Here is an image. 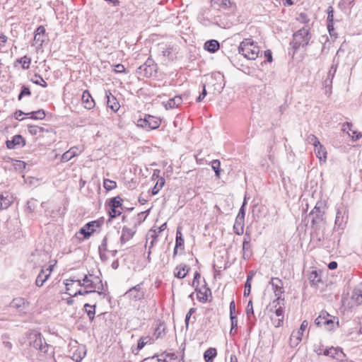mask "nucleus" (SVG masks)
Listing matches in <instances>:
<instances>
[{
    "mask_svg": "<svg viewBox=\"0 0 362 362\" xmlns=\"http://www.w3.org/2000/svg\"><path fill=\"white\" fill-rule=\"evenodd\" d=\"M238 51L244 57L255 60L259 56V48L251 39H245L240 43Z\"/></svg>",
    "mask_w": 362,
    "mask_h": 362,
    "instance_id": "obj_1",
    "label": "nucleus"
},
{
    "mask_svg": "<svg viewBox=\"0 0 362 362\" xmlns=\"http://www.w3.org/2000/svg\"><path fill=\"white\" fill-rule=\"evenodd\" d=\"M27 338L30 346L33 347L36 350H39L43 354H46L47 352L49 346L45 342L40 333L36 331L30 332L28 333Z\"/></svg>",
    "mask_w": 362,
    "mask_h": 362,
    "instance_id": "obj_2",
    "label": "nucleus"
},
{
    "mask_svg": "<svg viewBox=\"0 0 362 362\" xmlns=\"http://www.w3.org/2000/svg\"><path fill=\"white\" fill-rule=\"evenodd\" d=\"M272 307L270 308V318L272 322V325L275 327H279L283 325L284 315V302H280L279 304H277V302L273 303Z\"/></svg>",
    "mask_w": 362,
    "mask_h": 362,
    "instance_id": "obj_3",
    "label": "nucleus"
},
{
    "mask_svg": "<svg viewBox=\"0 0 362 362\" xmlns=\"http://www.w3.org/2000/svg\"><path fill=\"white\" fill-rule=\"evenodd\" d=\"M310 39L309 30L306 27L298 30L293 35V46L295 48L307 45Z\"/></svg>",
    "mask_w": 362,
    "mask_h": 362,
    "instance_id": "obj_4",
    "label": "nucleus"
},
{
    "mask_svg": "<svg viewBox=\"0 0 362 362\" xmlns=\"http://www.w3.org/2000/svg\"><path fill=\"white\" fill-rule=\"evenodd\" d=\"M139 126L146 128L148 130L157 129L160 124V120L153 116L148 115L144 119L138 121Z\"/></svg>",
    "mask_w": 362,
    "mask_h": 362,
    "instance_id": "obj_5",
    "label": "nucleus"
},
{
    "mask_svg": "<svg viewBox=\"0 0 362 362\" xmlns=\"http://www.w3.org/2000/svg\"><path fill=\"white\" fill-rule=\"evenodd\" d=\"M270 284H272L274 295L276 297V299L273 301V303L277 302V304H279L280 302H284V299L281 298V295L284 293L281 280L278 278H272Z\"/></svg>",
    "mask_w": 362,
    "mask_h": 362,
    "instance_id": "obj_6",
    "label": "nucleus"
},
{
    "mask_svg": "<svg viewBox=\"0 0 362 362\" xmlns=\"http://www.w3.org/2000/svg\"><path fill=\"white\" fill-rule=\"evenodd\" d=\"M316 325L319 326H324L326 329L331 330L334 327V321L332 317L325 312H322L321 314L315 320Z\"/></svg>",
    "mask_w": 362,
    "mask_h": 362,
    "instance_id": "obj_7",
    "label": "nucleus"
},
{
    "mask_svg": "<svg viewBox=\"0 0 362 362\" xmlns=\"http://www.w3.org/2000/svg\"><path fill=\"white\" fill-rule=\"evenodd\" d=\"M125 295L127 296L128 298L135 300L142 298L144 296V291L141 288V284L131 288L126 292Z\"/></svg>",
    "mask_w": 362,
    "mask_h": 362,
    "instance_id": "obj_8",
    "label": "nucleus"
},
{
    "mask_svg": "<svg viewBox=\"0 0 362 362\" xmlns=\"http://www.w3.org/2000/svg\"><path fill=\"white\" fill-rule=\"evenodd\" d=\"M54 265L49 266L47 269H42L40 274L37 275L35 284L37 286L41 287L43 284L48 279Z\"/></svg>",
    "mask_w": 362,
    "mask_h": 362,
    "instance_id": "obj_9",
    "label": "nucleus"
},
{
    "mask_svg": "<svg viewBox=\"0 0 362 362\" xmlns=\"http://www.w3.org/2000/svg\"><path fill=\"white\" fill-rule=\"evenodd\" d=\"M100 226L98 221H90L86 223L83 228L80 229V233L84 235L85 238H88L90 235L95 231V228Z\"/></svg>",
    "mask_w": 362,
    "mask_h": 362,
    "instance_id": "obj_10",
    "label": "nucleus"
},
{
    "mask_svg": "<svg viewBox=\"0 0 362 362\" xmlns=\"http://www.w3.org/2000/svg\"><path fill=\"white\" fill-rule=\"evenodd\" d=\"M25 145V141L21 135H15L11 140L6 141V146L9 149L21 148Z\"/></svg>",
    "mask_w": 362,
    "mask_h": 362,
    "instance_id": "obj_11",
    "label": "nucleus"
},
{
    "mask_svg": "<svg viewBox=\"0 0 362 362\" xmlns=\"http://www.w3.org/2000/svg\"><path fill=\"white\" fill-rule=\"evenodd\" d=\"M13 196L11 193L5 192L0 194V209H6L13 202Z\"/></svg>",
    "mask_w": 362,
    "mask_h": 362,
    "instance_id": "obj_12",
    "label": "nucleus"
},
{
    "mask_svg": "<svg viewBox=\"0 0 362 362\" xmlns=\"http://www.w3.org/2000/svg\"><path fill=\"white\" fill-rule=\"evenodd\" d=\"M323 354L337 360H342L344 356V353L341 349L334 347L325 349Z\"/></svg>",
    "mask_w": 362,
    "mask_h": 362,
    "instance_id": "obj_13",
    "label": "nucleus"
},
{
    "mask_svg": "<svg viewBox=\"0 0 362 362\" xmlns=\"http://www.w3.org/2000/svg\"><path fill=\"white\" fill-rule=\"evenodd\" d=\"M82 151L83 148H80L76 146L71 147L69 151L63 153L62 156V160L64 162H67L70 160L72 158L78 155Z\"/></svg>",
    "mask_w": 362,
    "mask_h": 362,
    "instance_id": "obj_14",
    "label": "nucleus"
},
{
    "mask_svg": "<svg viewBox=\"0 0 362 362\" xmlns=\"http://www.w3.org/2000/svg\"><path fill=\"white\" fill-rule=\"evenodd\" d=\"M81 100L85 108L91 110L95 107L94 100L88 90L83 91Z\"/></svg>",
    "mask_w": 362,
    "mask_h": 362,
    "instance_id": "obj_15",
    "label": "nucleus"
},
{
    "mask_svg": "<svg viewBox=\"0 0 362 362\" xmlns=\"http://www.w3.org/2000/svg\"><path fill=\"white\" fill-rule=\"evenodd\" d=\"M105 95L107 98V104L108 107H110L112 111L117 112L120 107L117 98L112 95L110 91H106Z\"/></svg>",
    "mask_w": 362,
    "mask_h": 362,
    "instance_id": "obj_16",
    "label": "nucleus"
},
{
    "mask_svg": "<svg viewBox=\"0 0 362 362\" xmlns=\"http://www.w3.org/2000/svg\"><path fill=\"white\" fill-rule=\"evenodd\" d=\"M252 255L250 250V238L246 233L243 242V257L244 259H248Z\"/></svg>",
    "mask_w": 362,
    "mask_h": 362,
    "instance_id": "obj_17",
    "label": "nucleus"
},
{
    "mask_svg": "<svg viewBox=\"0 0 362 362\" xmlns=\"http://www.w3.org/2000/svg\"><path fill=\"white\" fill-rule=\"evenodd\" d=\"M90 277H93L92 275L87 276L86 275L84 278L81 280H76L77 285L79 286H83L87 288H95V283L93 279H90Z\"/></svg>",
    "mask_w": 362,
    "mask_h": 362,
    "instance_id": "obj_18",
    "label": "nucleus"
},
{
    "mask_svg": "<svg viewBox=\"0 0 362 362\" xmlns=\"http://www.w3.org/2000/svg\"><path fill=\"white\" fill-rule=\"evenodd\" d=\"M28 304V302L24 298H16L12 300L11 306L20 310H24L27 308Z\"/></svg>",
    "mask_w": 362,
    "mask_h": 362,
    "instance_id": "obj_19",
    "label": "nucleus"
},
{
    "mask_svg": "<svg viewBox=\"0 0 362 362\" xmlns=\"http://www.w3.org/2000/svg\"><path fill=\"white\" fill-rule=\"evenodd\" d=\"M135 233V231L128 227H123L122 230V235L120 240L122 243H124L132 239Z\"/></svg>",
    "mask_w": 362,
    "mask_h": 362,
    "instance_id": "obj_20",
    "label": "nucleus"
},
{
    "mask_svg": "<svg viewBox=\"0 0 362 362\" xmlns=\"http://www.w3.org/2000/svg\"><path fill=\"white\" fill-rule=\"evenodd\" d=\"M315 153L320 162L325 163L327 160V151L321 144L315 146Z\"/></svg>",
    "mask_w": 362,
    "mask_h": 362,
    "instance_id": "obj_21",
    "label": "nucleus"
},
{
    "mask_svg": "<svg viewBox=\"0 0 362 362\" xmlns=\"http://www.w3.org/2000/svg\"><path fill=\"white\" fill-rule=\"evenodd\" d=\"M182 102V97L180 95H176L173 98H170L166 103H165V109H172L177 107Z\"/></svg>",
    "mask_w": 362,
    "mask_h": 362,
    "instance_id": "obj_22",
    "label": "nucleus"
},
{
    "mask_svg": "<svg viewBox=\"0 0 362 362\" xmlns=\"http://www.w3.org/2000/svg\"><path fill=\"white\" fill-rule=\"evenodd\" d=\"M217 351L215 348L208 349L204 354L205 362H213L214 358L216 356Z\"/></svg>",
    "mask_w": 362,
    "mask_h": 362,
    "instance_id": "obj_23",
    "label": "nucleus"
},
{
    "mask_svg": "<svg viewBox=\"0 0 362 362\" xmlns=\"http://www.w3.org/2000/svg\"><path fill=\"white\" fill-rule=\"evenodd\" d=\"M204 48L211 52H215L219 48V43L216 40H211L205 42Z\"/></svg>",
    "mask_w": 362,
    "mask_h": 362,
    "instance_id": "obj_24",
    "label": "nucleus"
},
{
    "mask_svg": "<svg viewBox=\"0 0 362 362\" xmlns=\"http://www.w3.org/2000/svg\"><path fill=\"white\" fill-rule=\"evenodd\" d=\"M303 333L300 330L293 331L291 335V343L293 346H297L302 339Z\"/></svg>",
    "mask_w": 362,
    "mask_h": 362,
    "instance_id": "obj_25",
    "label": "nucleus"
},
{
    "mask_svg": "<svg viewBox=\"0 0 362 362\" xmlns=\"http://www.w3.org/2000/svg\"><path fill=\"white\" fill-rule=\"evenodd\" d=\"M175 276L179 279H183L188 273V268L186 265L179 266L176 268Z\"/></svg>",
    "mask_w": 362,
    "mask_h": 362,
    "instance_id": "obj_26",
    "label": "nucleus"
},
{
    "mask_svg": "<svg viewBox=\"0 0 362 362\" xmlns=\"http://www.w3.org/2000/svg\"><path fill=\"white\" fill-rule=\"evenodd\" d=\"M68 294L71 296H76L77 295H86V294H93L94 296L99 297L102 294L100 292L98 291L96 292L95 290H86L84 291H82L81 289L75 291L74 293H68Z\"/></svg>",
    "mask_w": 362,
    "mask_h": 362,
    "instance_id": "obj_27",
    "label": "nucleus"
},
{
    "mask_svg": "<svg viewBox=\"0 0 362 362\" xmlns=\"http://www.w3.org/2000/svg\"><path fill=\"white\" fill-rule=\"evenodd\" d=\"M164 185L165 179L163 177L158 178V180L156 181V185L152 189V194H157L159 192V191L162 189V187L164 186Z\"/></svg>",
    "mask_w": 362,
    "mask_h": 362,
    "instance_id": "obj_28",
    "label": "nucleus"
},
{
    "mask_svg": "<svg viewBox=\"0 0 362 362\" xmlns=\"http://www.w3.org/2000/svg\"><path fill=\"white\" fill-rule=\"evenodd\" d=\"M26 115H29L32 119H42L45 117V112L43 110H39L37 111L26 113Z\"/></svg>",
    "mask_w": 362,
    "mask_h": 362,
    "instance_id": "obj_29",
    "label": "nucleus"
},
{
    "mask_svg": "<svg viewBox=\"0 0 362 362\" xmlns=\"http://www.w3.org/2000/svg\"><path fill=\"white\" fill-rule=\"evenodd\" d=\"M45 33V28L42 25L39 26L35 30L34 40L37 42H42L43 40L41 39V35H43Z\"/></svg>",
    "mask_w": 362,
    "mask_h": 362,
    "instance_id": "obj_30",
    "label": "nucleus"
},
{
    "mask_svg": "<svg viewBox=\"0 0 362 362\" xmlns=\"http://www.w3.org/2000/svg\"><path fill=\"white\" fill-rule=\"evenodd\" d=\"M84 308L86 309V311L87 313V315L90 320V321H93L95 317V305H90L88 303H86L84 305Z\"/></svg>",
    "mask_w": 362,
    "mask_h": 362,
    "instance_id": "obj_31",
    "label": "nucleus"
},
{
    "mask_svg": "<svg viewBox=\"0 0 362 362\" xmlns=\"http://www.w3.org/2000/svg\"><path fill=\"white\" fill-rule=\"evenodd\" d=\"M151 341V337L150 336H145L141 337L137 343V351H140L144 348V346L149 343Z\"/></svg>",
    "mask_w": 362,
    "mask_h": 362,
    "instance_id": "obj_32",
    "label": "nucleus"
},
{
    "mask_svg": "<svg viewBox=\"0 0 362 362\" xmlns=\"http://www.w3.org/2000/svg\"><path fill=\"white\" fill-rule=\"evenodd\" d=\"M308 279L310 283L315 286H317L318 283L320 281V277L319 276L317 271L315 270L313 271L310 274Z\"/></svg>",
    "mask_w": 362,
    "mask_h": 362,
    "instance_id": "obj_33",
    "label": "nucleus"
},
{
    "mask_svg": "<svg viewBox=\"0 0 362 362\" xmlns=\"http://www.w3.org/2000/svg\"><path fill=\"white\" fill-rule=\"evenodd\" d=\"M165 327L163 324L160 323L155 329L153 336L156 338L163 337L165 334Z\"/></svg>",
    "mask_w": 362,
    "mask_h": 362,
    "instance_id": "obj_34",
    "label": "nucleus"
},
{
    "mask_svg": "<svg viewBox=\"0 0 362 362\" xmlns=\"http://www.w3.org/2000/svg\"><path fill=\"white\" fill-rule=\"evenodd\" d=\"M211 168L214 170L216 177H220L221 174V163L218 160H213L211 161Z\"/></svg>",
    "mask_w": 362,
    "mask_h": 362,
    "instance_id": "obj_35",
    "label": "nucleus"
},
{
    "mask_svg": "<svg viewBox=\"0 0 362 362\" xmlns=\"http://www.w3.org/2000/svg\"><path fill=\"white\" fill-rule=\"evenodd\" d=\"M103 187L104 188L107 190L110 191L117 187L116 182L109 180V179H105L103 181Z\"/></svg>",
    "mask_w": 362,
    "mask_h": 362,
    "instance_id": "obj_36",
    "label": "nucleus"
},
{
    "mask_svg": "<svg viewBox=\"0 0 362 362\" xmlns=\"http://www.w3.org/2000/svg\"><path fill=\"white\" fill-rule=\"evenodd\" d=\"M327 28L329 31L330 32L331 28H332V23H333V8L332 6H329L327 8Z\"/></svg>",
    "mask_w": 362,
    "mask_h": 362,
    "instance_id": "obj_37",
    "label": "nucleus"
},
{
    "mask_svg": "<svg viewBox=\"0 0 362 362\" xmlns=\"http://www.w3.org/2000/svg\"><path fill=\"white\" fill-rule=\"evenodd\" d=\"M351 300L356 305L362 304V291H355L351 296Z\"/></svg>",
    "mask_w": 362,
    "mask_h": 362,
    "instance_id": "obj_38",
    "label": "nucleus"
},
{
    "mask_svg": "<svg viewBox=\"0 0 362 362\" xmlns=\"http://www.w3.org/2000/svg\"><path fill=\"white\" fill-rule=\"evenodd\" d=\"M245 199H244V202L243 203L242 206L240 209V211L238 212V214L236 217V223H238L239 221L244 222L245 218Z\"/></svg>",
    "mask_w": 362,
    "mask_h": 362,
    "instance_id": "obj_39",
    "label": "nucleus"
},
{
    "mask_svg": "<svg viewBox=\"0 0 362 362\" xmlns=\"http://www.w3.org/2000/svg\"><path fill=\"white\" fill-rule=\"evenodd\" d=\"M28 132L32 135H37L43 132V128L36 125H30L28 127Z\"/></svg>",
    "mask_w": 362,
    "mask_h": 362,
    "instance_id": "obj_40",
    "label": "nucleus"
},
{
    "mask_svg": "<svg viewBox=\"0 0 362 362\" xmlns=\"http://www.w3.org/2000/svg\"><path fill=\"white\" fill-rule=\"evenodd\" d=\"M122 199L119 197H115L110 201V207L122 208Z\"/></svg>",
    "mask_w": 362,
    "mask_h": 362,
    "instance_id": "obj_41",
    "label": "nucleus"
},
{
    "mask_svg": "<svg viewBox=\"0 0 362 362\" xmlns=\"http://www.w3.org/2000/svg\"><path fill=\"white\" fill-rule=\"evenodd\" d=\"M35 79H32V81L37 84L40 85L41 86L46 88L47 86V83L44 81V79L38 74H35L34 76Z\"/></svg>",
    "mask_w": 362,
    "mask_h": 362,
    "instance_id": "obj_42",
    "label": "nucleus"
},
{
    "mask_svg": "<svg viewBox=\"0 0 362 362\" xmlns=\"http://www.w3.org/2000/svg\"><path fill=\"white\" fill-rule=\"evenodd\" d=\"M30 58L27 56H24L18 60L19 63L22 64V67L24 69H28L30 67Z\"/></svg>",
    "mask_w": 362,
    "mask_h": 362,
    "instance_id": "obj_43",
    "label": "nucleus"
},
{
    "mask_svg": "<svg viewBox=\"0 0 362 362\" xmlns=\"http://www.w3.org/2000/svg\"><path fill=\"white\" fill-rule=\"evenodd\" d=\"M156 233V232L155 230H151L148 233V236L151 235L153 238V240L149 243V246H148L149 248H151L153 246L154 242L157 239L158 235ZM148 239H147V240H146V247L148 245Z\"/></svg>",
    "mask_w": 362,
    "mask_h": 362,
    "instance_id": "obj_44",
    "label": "nucleus"
},
{
    "mask_svg": "<svg viewBox=\"0 0 362 362\" xmlns=\"http://www.w3.org/2000/svg\"><path fill=\"white\" fill-rule=\"evenodd\" d=\"M348 135L352 139L353 141H358L359 139L362 138V134L353 129L352 131L350 132V134H348Z\"/></svg>",
    "mask_w": 362,
    "mask_h": 362,
    "instance_id": "obj_45",
    "label": "nucleus"
},
{
    "mask_svg": "<svg viewBox=\"0 0 362 362\" xmlns=\"http://www.w3.org/2000/svg\"><path fill=\"white\" fill-rule=\"evenodd\" d=\"M122 208H114L111 207L110 211H109L110 216L111 218H115L122 214Z\"/></svg>",
    "mask_w": 362,
    "mask_h": 362,
    "instance_id": "obj_46",
    "label": "nucleus"
},
{
    "mask_svg": "<svg viewBox=\"0 0 362 362\" xmlns=\"http://www.w3.org/2000/svg\"><path fill=\"white\" fill-rule=\"evenodd\" d=\"M30 94H31V93L30 91L29 88L25 86H23L22 88H21V91L18 95V100H21V98L24 95H30Z\"/></svg>",
    "mask_w": 362,
    "mask_h": 362,
    "instance_id": "obj_47",
    "label": "nucleus"
},
{
    "mask_svg": "<svg viewBox=\"0 0 362 362\" xmlns=\"http://www.w3.org/2000/svg\"><path fill=\"white\" fill-rule=\"evenodd\" d=\"M337 71V66L332 64L327 74L328 79L329 80L330 83H332L334 76Z\"/></svg>",
    "mask_w": 362,
    "mask_h": 362,
    "instance_id": "obj_48",
    "label": "nucleus"
},
{
    "mask_svg": "<svg viewBox=\"0 0 362 362\" xmlns=\"http://www.w3.org/2000/svg\"><path fill=\"white\" fill-rule=\"evenodd\" d=\"M235 233L238 235L243 233V222L239 221L238 223H235L234 226Z\"/></svg>",
    "mask_w": 362,
    "mask_h": 362,
    "instance_id": "obj_49",
    "label": "nucleus"
},
{
    "mask_svg": "<svg viewBox=\"0 0 362 362\" xmlns=\"http://www.w3.org/2000/svg\"><path fill=\"white\" fill-rule=\"evenodd\" d=\"M231 320V328L230 330V334H233V329L238 327V319L235 315H232L230 317Z\"/></svg>",
    "mask_w": 362,
    "mask_h": 362,
    "instance_id": "obj_50",
    "label": "nucleus"
},
{
    "mask_svg": "<svg viewBox=\"0 0 362 362\" xmlns=\"http://www.w3.org/2000/svg\"><path fill=\"white\" fill-rule=\"evenodd\" d=\"M74 283H76V280H73V279L66 280V282L65 283V286H66L67 294H68V293H74L71 288Z\"/></svg>",
    "mask_w": 362,
    "mask_h": 362,
    "instance_id": "obj_51",
    "label": "nucleus"
},
{
    "mask_svg": "<svg viewBox=\"0 0 362 362\" xmlns=\"http://www.w3.org/2000/svg\"><path fill=\"white\" fill-rule=\"evenodd\" d=\"M178 235H181V233L177 229V232H176V243H175L176 247H179L184 244V239L182 238H178Z\"/></svg>",
    "mask_w": 362,
    "mask_h": 362,
    "instance_id": "obj_52",
    "label": "nucleus"
},
{
    "mask_svg": "<svg viewBox=\"0 0 362 362\" xmlns=\"http://www.w3.org/2000/svg\"><path fill=\"white\" fill-rule=\"evenodd\" d=\"M308 141L310 144H312L314 147L317 146L319 144H320L319 139L313 134H310L308 136Z\"/></svg>",
    "mask_w": 362,
    "mask_h": 362,
    "instance_id": "obj_53",
    "label": "nucleus"
},
{
    "mask_svg": "<svg viewBox=\"0 0 362 362\" xmlns=\"http://www.w3.org/2000/svg\"><path fill=\"white\" fill-rule=\"evenodd\" d=\"M352 124L349 122H346L343 124L341 129L343 132H346L347 134H350V132L352 131Z\"/></svg>",
    "mask_w": 362,
    "mask_h": 362,
    "instance_id": "obj_54",
    "label": "nucleus"
},
{
    "mask_svg": "<svg viewBox=\"0 0 362 362\" xmlns=\"http://www.w3.org/2000/svg\"><path fill=\"white\" fill-rule=\"evenodd\" d=\"M202 88H202V92L201 93V94L196 99V101L197 103L201 102L204 98V97L206 95V90L205 84L203 85Z\"/></svg>",
    "mask_w": 362,
    "mask_h": 362,
    "instance_id": "obj_55",
    "label": "nucleus"
},
{
    "mask_svg": "<svg viewBox=\"0 0 362 362\" xmlns=\"http://www.w3.org/2000/svg\"><path fill=\"white\" fill-rule=\"evenodd\" d=\"M310 214L311 215L316 214L317 217L322 216V212L320 211V206L318 205V203L315 205L314 209L312 210V211L310 212Z\"/></svg>",
    "mask_w": 362,
    "mask_h": 362,
    "instance_id": "obj_56",
    "label": "nucleus"
},
{
    "mask_svg": "<svg viewBox=\"0 0 362 362\" xmlns=\"http://www.w3.org/2000/svg\"><path fill=\"white\" fill-rule=\"evenodd\" d=\"M246 314H247V317H249L250 315H253V306H252V300H250L248 302L247 309H246Z\"/></svg>",
    "mask_w": 362,
    "mask_h": 362,
    "instance_id": "obj_57",
    "label": "nucleus"
},
{
    "mask_svg": "<svg viewBox=\"0 0 362 362\" xmlns=\"http://www.w3.org/2000/svg\"><path fill=\"white\" fill-rule=\"evenodd\" d=\"M251 291V283L245 282V291L244 296H247L250 295Z\"/></svg>",
    "mask_w": 362,
    "mask_h": 362,
    "instance_id": "obj_58",
    "label": "nucleus"
},
{
    "mask_svg": "<svg viewBox=\"0 0 362 362\" xmlns=\"http://www.w3.org/2000/svg\"><path fill=\"white\" fill-rule=\"evenodd\" d=\"M194 311H195L194 308H191V309H189L188 313L186 314V316H185V324H186L187 327L189 325V318H190L191 315H192V313H194Z\"/></svg>",
    "mask_w": 362,
    "mask_h": 362,
    "instance_id": "obj_59",
    "label": "nucleus"
},
{
    "mask_svg": "<svg viewBox=\"0 0 362 362\" xmlns=\"http://www.w3.org/2000/svg\"><path fill=\"white\" fill-rule=\"evenodd\" d=\"M8 37L5 35H0V49L4 47L6 42H7Z\"/></svg>",
    "mask_w": 362,
    "mask_h": 362,
    "instance_id": "obj_60",
    "label": "nucleus"
},
{
    "mask_svg": "<svg viewBox=\"0 0 362 362\" xmlns=\"http://www.w3.org/2000/svg\"><path fill=\"white\" fill-rule=\"evenodd\" d=\"M229 309H230V317L232 316V315H234V313H235V302L233 300H232L230 303Z\"/></svg>",
    "mask_w": 362,
    "mask_h": 362,
    "instance_id": "obj_61",
    "label": "nucleus"
},
{
    "mask_svg": "<svg viewBox=\"0 0 362 362\" xmlns=\"http://www.w3.org/2000/svg\"><path fill=\"white\" fill-rule=\"evenodd\" d=\"M125 71L124 66L122 64H118L115 66V71L122 73Z\"/></svg>",
    "mask_w": 362,
    "mask_h": 362,
    "instance_id": "obj_62",
    "label": "nucleus"
},
{
    "mask_svg": "<svg viewBox=\"0 0 362 362\" xmlns=\"http://www.w3.org/2000/svg\"><path fill=\"white\" fill-rule=\"evenodd\" d=\"M308 322L307 320H303L300 325L299 330H300L302 332H304V330L308 327Z\"/></svg>",
    "mask_w": 362,
    "mask_h": 362,
    "instance_id": "obj_63",
    "label": "nucleus"
},
{
    "mask_svg": "<svg viewBox=\"0 0 362 362\" xmlns=\"http://www.w3.org/2000/svg\"><path fill=\"white\" fill-rule=\"evenodd\" d=\"M23 115H25L23 112L21 110H18L15 112V118L18 120H22L21 116Z\"/></svg>",
    "mask_w": 362,
    "mask_h": 362,
    "instance_id": "obj_64",
    "label": "nucleus"
}]
</instances>
